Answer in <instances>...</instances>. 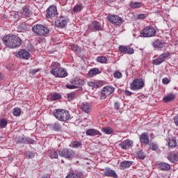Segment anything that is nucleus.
<instances>
[{
  "mask_svg": "<svg viewBox=\"0 0 178 178\" xmlns=\"http://www.w3.org/2000/svg\"><path fill=\"white\" fill-rule=\"evenodd\" d=\"M16 56L17 58H19V59L29 60V58H31V54L26 49H21L16 54Z\"/></svg>",
  "mask_w": 178,
  "mask_h": 178,
  "instance_id": "obj_11",
  "label": "nucleus"
},
{
  "mask_svg": "<svg viewBox=\"0 0 178 178\" xmlns=\"http://www.w3.org/2000/svg\"><path fill=\"white\" fill-rule=\"evenodd\" d=\"M163 44L162 41L159 40V39H157L155 42H154V45H162Z\"/></svg>",
  "mask_w": 178,
  "mask_h": 178,
  "instance_id": "obj_55",
  "label": "nucleus"
},
{
  "mask_svg": "<svg viewBox=\"0 0 178 178\" xmlns=\"http://www.w3.org/2000/svg\"><path fill=\"white\" fill-rule=\"evenodd\" d=\"M25 143H28V144H34V140L31 138H25Z\"/></svg>",
  "mask_w": 178,
  "mask_h": 178,
  "instance_id": "obj_50",
  "label": "nucleus"
},
{
  "mask_svg": "<svg viewBox=\"0 0 178 178\" xmlns=\"http://www.w3.org/2000/svg\"><path fill=\"white\" fill-rule=\"evenodd\" d=\"M92 29L95 31H102V25L98 21H94L92 22Z\"/></svg>",
  "mask_w": 178,
  "mask_h": 178,
  "instance_id": "obj_21",
  "label": "nucleus"
},
{
  "mask_svg": "<svg viewBox=\"0 0 178 178\" xmlns=\"http://www.w3.org/2000/svg\"><path fill=\"white\" fill-rule=\"evenodd\" d=\"M175 51L176 52H178V46H175Z\"/></svg>",
  "mask_w": 178,
  "mask_h": 178,
  "instance_id": "obj_64",
  "label": "nucleus"
},
{
  "mask_svg": "<svg viewBox=\"0 0 178 178\" xmlns=\"http://www.w3.org/2000/svg\"><path fill=\"white\" fill-rule=\"evenodd\" d=\"M104 176H106L107 177L118 178V174H116V172L111 168L105 170Z\"/></svg>",
  "mask_w": 178,
  "mask_h": 178,
  "instance_id": "obj_17",
  "label": "nucleus"
},
{
  "mask_svg": "<svg viewBox=\"0 0 178 178\" xmlns=\"http://www.w3.org/2000/svg\"><path fill=\"white\" fill-rule=\"evenodd\" d=\"M140 141L141 144L148 145V144H149V137L148 136V133L144 132L141 134L140 136Z\"/></svg>",
  "mask_w": 178,
  "mask_h": 178,
  "instance_id": "obj_15",
  "label": "nucleus"
},
{
  "mask_svg": "<svg viewBox=\"0 0 178 178\" xmlns=\"http://www.w3.org/2000/svg\"><path fill=\"white\" fill-rule=\"evenodd\" d=\"M145 17H147V15L145 14H140L138 16V19H145Z\"/></svg>",
  "mask_w": 178,
  "mask_h": 178,
  "instance_id": "obj_56",
  "label": "nucleus"
},
{
  "mask_svg": "<svg viewBox=\"0 0 178 178\" xmlns=\"http://www.w3.org/2000/svg\"><path fill=\"white\" fill-rule=\"evenodd\" d=\"M54 115L60 122H67L70 119L69 111L63 109H56L55 112H54Z\"/></svg>",
  "mask_w": 178,
  "mask_h": 178,
  "instance_id": "obj_2",
  "label": "nucleus"
},
{
  "mask_svg": "<svg viewBox=\"0 0 178 178\" xmlns=\"http://www.w3.org/2000/svg\"><path fill=\"white\" fill-rule=\"evenodd\" d=\"M118 49L121 54H129V55L134 54V49L127 46H120Z\"/></svg>",
  "mask_w": 178,
  "mask_h": 178,
  "instance_id": "obj_14",
  "label": "nucleus"
},
{
  "mask_svg": "<svg viewBox=\"0 0 178 178\" xmlns=\"http://www.w3.org/2000/svg\"><path fill=\"white\" fill-rule=\"evenodd\" d=\"M81 142L74 140L72 142L71 145L70 147H72V148H79V147H81Z\"/></svg>",
  "mask_w": 178,
  "mask_h": 178,
  "instance_id": "obj_30",
  "label": "nucleus"
},
{
  "mask_svg": "<svg viewBox=\"0 0 178 178\" xmlns=\"http://www.w3.org/2000/svg\"><path fill=\"white\" fill-rule=\"evenodd\" d=\"M176 96L173 93H170L167 95L165 97H163V101L165 103L170 102L171 101H173Z\"/></svg>",
  "mask_w": 178,
  "mask_h": 178,
  "instance_id": "obj_23",
  "label": "nucleus"
},
{
  "mask_svg": "<svg viewBox=\"0 0 178 178\" xmlns=\"http://www.w3.org/2000/svg\"><path fill=\"white\" fill-rule=\"evenodd\" d=\"M136 155L139 159H145V153L143 150L136 152Z\"/></svg>",
  "mask_w": 178,
  "mask_h": 178,
  "instance_id": "obj_33",
  "label": "nucleus"
},
{
  "mask_svg": "<svg viewBox=\"0 0 178 178\" xmlns=\"http://www.w3.org/2000/svg\"><path fill=\"white\" fill-rule=\"evenodd\" d=\"M8 48H17V46H10V45H8Z\"/></svg>",
  "mask_w": 178,
  "mask_h": 178,
  "instance_id": "obj_62",
  "label": "nucleus"
},
{
  "mask_svg": "<svg viewBox=\"0 0 178 178\" xmlns=\"http://www.w3.org/2000/svg\"><path fill=\"white\" fill-rule=\"evenodd\" d=\"M177 145V142H176V140L170 139L168 141V147L169 148H175Z\"/></svg>",
  "mask_w": 178,
  "mask_h": 178,
  "instance_id": "obj_34",
  "label": "nucleus"
},
{
  "mask_svg": "<svg viewBox=\"0 0 178 178\" xmlns=\"http://www.w3.org/2000/svg\"><path fill=\"white\" fill-rule=\"evenodd\" d=\"M122 72H120L119 71H116L113 74V76L115 77V79H122Z\"/></svg>",
  "mask_w": 178,
  "mask_h": 178,
  "instance_id": "obj_47",
  "label": "nucleus"
},
{
  "mask_svg": "<svg viewBox=\"0 0 178 178\" xmlns=\"http://www.w3.org/2000/svg\"><path fill=\"white\" fill-rule=\"evenodd\" d=\"M62 96L59 93L54 92L51 95V98L52 101H56L57 99H60Z\"/></svg>",
  "mask_w": 178,
  "mask_h": 178,
  "instance_id": "obj_35",
  "label": "nucleus"
},
{
  "mask_svg": "<svg viewBox=\"0 0 178 178\" xmlns=\"http://www.w3.org/2000/svg\"><path fill=\"white\" fill-rule=\"evenodd\" d=\"M149 149H152V151H156L159 147L158 146V144L155 143H150L149 145Z\"/></svg>",
  "mask_w": 178,
  "mask_h": 178,
  "instance_id": "obj_36",
  "label": "nucleus"
},
{
  "mask_svg": "<svg viewBox=\"0 0 178 178\" xmlns=\"http://www.w3.org/2000/svg\"><path fill=\"white\" fill-rule=\"evenodd\" d=\"M60 156L65 158L66 159H73L76 156L74 151L70 149H63L58 151Z\"/></svg>",
  "mask_w": 178,
  "mask_h": 178,
  "instance_id": "obj_5",
  "label": "nucleus"
},
{
  "mask_svg": "<svg viewBox=\"0 0 178 178\" xmlns=\"http://www.w3.org/2000/svg\"><path fill=\"white\" fill-rule=\"evenodd\" d=\"M70 83L72 84H74L76 88H79V86H83V84H84V80L81 79H75L74 81H71Z\"/></svg>",
  "mask_w": 178,
  "mask_h": 178,
  "instance_id": "obj_26",
  "label": "nucleus"
},
{
  "mask_svg": "<svg viewBox=\"0 0 178 178\" xmlns=\"http://www.w3.org/2000/svg\"><path fill=\"white\" fill-rule=\"evenodd\" d=\"M81 109L86 113H90L91 111V105L87 102L82 103L81 105Z\"/></svg>",
  "mask_w": 178,
  "mask_h": 178,
  "instance_id": "obj_20",
  "label": "nucleus"
},
{
  "mask_svg": "<svg viewBox=\"0 0 178 178\" xmlns=\"http://www.w3.org/2000/svg\"><path fill=\"white\" fill-rule=\"evenodd\" d=\"M88 86L90 87H98V83L90 81V82H88Z\"/></svg>",
  "mask_w": 178,
  "mask_h": 178,
  "instance_id": "obj_51",
  "label": "nucleus"
},
{
  "mask_svg": "<svg viewBox=\"0 0 178 178\" xmlns=\"http://www.w3.org/2000/svg\"><path fill=\"white\" fill-rule=\"evenodd\" d=\"M162 83L163 84H169V83H170V80H169L168 78H163L162 79Z\"/></svg>",
  "mask_w": 178,
  "mask_h": 178,
  "instance_id": "obj_53",
  "label": "nucleus"
},
{
  "mask_svg": "<svg viewBox=\"0 0 178 178\" xmlns=\"http://www.w3.org/2000/svg\"><path fill=\"white\" fill-rule=\"evenodd\" d=\"M13 113L14 116H20V115L22 113V110L19 107L15 108L13 109Z\"/></svg>",
  "mask_w": 178,
  "mask_h": 178,
  "instance_id": "obj_38",
  "label": "nucleus"
},
{
  "mask_svg": "<svg viewBox=\"0 0 178 178\" xmlns=\"http://www.w3.org/2000/svg\"><path fill=\"white\" fill-rule=\"evenodd\" d=\"M35 156V154L33 152H26V157L29 158V159H31Z\"/></svg>",
  "mask_w": 178,
  "mask_h": 178,
  "instance_id": "obj_45",
  "label": "nucleus"
},
{
  "mask_svg": "<svg viewBox=\"0 0 178 178\" xmlns=\"http://www.w3.org/2000/svg\"><path fill=\"white\" fill-rule=\"evenodd\" d=\"M114 109L115 111H119L120 109V103L119 102H115L114 103Z\"/></svg>",
  "mask_w": 178,
  "mask_h": 178,
  "instance_id": "obj_49",
  "label": "nucleus"
},
{
  "mask_svg": "<svg viewBox=\"0 0 178 178\" xmlns=\"http://www.w3.org/2000/svg\"><path fill=\"white\" fill-rule=\"evenodd\" d=\"M58 15V10L56 9V6H51L47 10L46 17L47 19H51V17H55Z\"/></svg>",
  "mask_w": 178,
  "mask_h": 178,
  "instance_id": "obj_12",
  "label": "nucleus"
},
{
  "mask_svg": "<svg viewBox=\"0 0 178 178\" xmlns=\"http://www.w3.org/2000/svg\"><path fill=\"white\" fill-rule=\"evenodd\" d=\"M3 80V74L0 72V81Z\"/></svg>",
  "mask_w": 178,
  "mask_h": 178,
  "instance_id": "obj_61",
  "label": "nucleus"
},
{
  "mask_svg": "<svg viewBox=\"0 0 178 178\" xmlns=\"http://www.w3.org/2000/svg\"><path fill=\"white\" fill-rule=\"evenodd\" d=\"M8 124V121L5 119H2L1 121H0V127L1 129H4V127H6Z\"/></svg>",
  "mask_w": 178,
  "mask_h": 178,
  "instance_id": "obj_43",
  "label": "nucleus"
},
{
  "mask_svg": "<svg viewBox=\"0 0 178 178\" xmlns=\"http://www.w3.org/2000/svg\"><path fill=\"white\" fill-rule=\"evenodd\" d=\"M107 19L110 23L115 26H120L123 24V19L118 15H108Z\"/></svg>",
  "mask_w": 178,
  "mask_h": 178,
  "instance_id": "obj_10",
  "label": "nucleus"
},
{
  "mask_svg": "<svg viewBox=\"0 0 178 178\" xmlns=\"http://www.w3.org/2000/svg\"><path fill=\"white\" fill-rule=\"evenodd\" d=\"M82 9H83L82 6L76 5L73 8L72 10L73 12H74V13H78V12H81Z\"/></svg>",
  "mask_w": 178,
  "mask_h": 178,
  "instance_id": "obj_40",
  "label": "nucleus"
},
{
  "mask_svg": "<svg viewBox=\"0 0 178 178\" xmlns=\"http://www.w3.org/2000/svg\"><path fill=\"white\" fill-rule=\"evenodd\" d=\"M124 94L127 95V97H130L133 95V92L129 90H125Z\"/></svg>",
  "mask_w": 178,
  "mask_h": 178,
  "instance_id": "obj_57",
  "label": "nucleus"
},
{
  "mask_svg": "<svg viewBox=\"0 0 178 178\" xmlns=\"http://www.w3.org/2000/svg\"><path fill=\"white\" fill-rule=\"evenodd\" d=\"M14 38V44H15L16 45H22L23 41L22 40V39L20 38H19V36H17L16 35H15Z\"/></svg>",
  "mask_w": 178,
  "mask_h": 178,
  "instance_id": "obj_37",
  "label": "nucleus"
},
{
  "mask_svg": "<svg viewBox=\"0 0 178 178\" xmlns=\"http://www.w3.org/2000/svg\"><path fill=\"white\" fill-rule=\"evenodd\" d=\"M22 10V16H25V17H30L31 16V11L27 7H24Z\"/></svg>",
  "mask_w": 178,
  "mask_h": 178,
  "instance_id": "obj_27",
  "label": "nucleus"
},
{
  "mask_svg": "<svg viewBox=\"0 0 178 178\" xmlns=\"http://www.w3.org/2000/svg\"><path fill=\"white\" fill-rule=\"evenodd\" d=\"M141 2L136 1V2H131L129 3V8L138 9V8H141Z\"/></svg>",
  "mask_w": 178,
  "mask_h": 178,
  "instance_id": "obj_28",
  "label": "nucleus"
},
{
  "mask_svg": "<svg viewBox=\"0 0 178 178\" xmlns=\"http://www.w3.org/2000/svg\"><path fill=\"white\" fill-rule=\"evenodd\" d=\"M50 127L54 130V131H60L62 130V125L59 122H55L53 124L50 125Z\"/></svg>",
  "mask_w": 178,
  "mask_h": 178,
  "instance_id": "obj_25",
  "label": "nucleus"
},
{
  "mask_svg": "<svg viewBox=\"0 0 178 178\" xmlns=\"http://www.w3.org/2000/svg\"><path fill=\"white\" fill-rule=\"evenodd\" d=\"M30 47H29V52H34L35 51V49H34V47H33V46H29Z\"/></svg>",
  "mask_w": 178,
  "mask_h": 178,
  "instance_id": "obj_59",
  "label": "nucleus"
},
{
  "mask_svg": "<svg viewBox=\"0 0 178 178\" xmlns=\"http://www.w3.org/2000/svg\"><path fill=\"white\" fill-rule=\"evenodd\" d=\"M133 145V141L127 139L126 140L123 141L122 143L119 144V146L122 149H129L131 148Z\"/></svg>",
  "mask_w": 178,
  "mask_h": 178,
  "instance_id": "obj_16",
  "label": "nucleus"
},
{
  "mask_svg": "<svg viewBox=\"0 0 178 178\" xmlns=\"http://www.w3.org/2000/svg\"><path fill=\"white\" fill-rule=\"evenodd\" d=\"M18 31H19V33H23L26 31V24L24 23L20 24L18 26Z\"/></svg>",
  "mask_w": 178,
  "mask_h": 178,
  "instance_id": "obj_41",
  "label": "nucleus"
},
{
  "mask_svg": "<svg viewBox=\"0 0 178 178\" xmlns=\"http://www.w3.org/2000/svg\"><path fill=\"white\" fill-rule=\"evenodd\" d=\"M66 88H68L69 90H74V88H77V86L74 84L66 85Z\"/></svg>",
  "mask_w": 178,
  "mask_h": 178,
  "instance_id": "obj_52",
  "label": "nucleus"
},
{
  "mask_svg": "<svg viewBox=\"0 0 178 178\" xmlns=\"http://www.w3.org/2000/svg\"><path fill=\"white\" fill-rule=\"evenodd\" d=\"M101 72H99V69L98 68H93L90 69L88 72L89 77H94V76H97V74H99Z\"/></svg>",
  "mask_w": 178,
  "mask_h": 178,
  "instance_id": "obj_24",
  "label": "nucleus"
},
{
  "mask_svg": "<svg viewBox=\"0 0 178 178\" xmlns=\"http://www.w3.org/2000/svg\"><path fill=\"white\" fill-rule=\"evenodd\" d=\"M59 66H60V64L58 63H51V67H54L53 70H51V74H53V76H55V77H66V76H67V72H66V70L62 67H59Z\"/></svg>",
  "mask_w": 178,
  "mask_h": 178,
  "instance_id": "obj_1",
  "label": "nucleus"
},
{
  "mask_svg": "<svg viewBox=\"0 0 178 178\" xmlns=\"http://www.w3.org/2000/svg\"><path fill=\"white\" fill-rule=\"evenodd\" d=\"M174 122H175V124H177V126H178V115H177L174 118Z\"/></svg>",
  "mask_w": 178,
  "mask_h": 178,
  "instance_id": "obj_60",
  "label": "nucleus"
},
{
  "mask_svg": "<svg viewBox=\"0 0 178 178\" xmlns=\"http://www.w3.org/2000/svg\"><path fill=\"white\" fill-rule=\"evenodd\" d=\"M15 143H17V144H23L26 143V138L23 136H17L15 138Z\"/></svg>",
  "mask_w": 178,
  "mask_h": 178,
  "instance_id": "obj_29",
  "label": "nucleus"
},
{
  "mask_svg": "<svg viewBox=\"0 0 178 178\" xmlns=\"http://www.w3.org/2000/svg\"><path fill=\"white\" fill-rule=\"evenodd\" d=\"M42 178H49V175H44Z\"/></svg>",
  "mask_w": 178,
  "mask_h": 178,
  "instance_id": "obj_63",
  "label": "nucleus"
},
{
  "mask_svg": "<svg viewBox=\"0 0 178 178\" xmlns=\"http://www.w3.org/2000/svg\"><path fill=\"white\" fill-rule=\"evenodd\" d=\"M72 51H74V52H77L78 54H80L81 52V49L78 45H72L71 46Z\"/></svg>",
  "mask_w": 178,
  "mask_h": 178,
  "instance_id": "obj_42",
  "label": "nucleus"
},
{
  "mask_svg": "<svg viewBox=\"0 0 178 178\" xmlns=\"http://www.w3.org/2000/svg\"><path fill=\"white\" fill-rule=\"evenodd\" d=\"M49 157L51 159H58V152L56 151L51 152V154H49Z\"/></svg>",
  "mask_w": 178,
  "mask_h": 178,
  "instance_id": "obj_44",
  "label": "nucleus"
},
{
  "mask_svg": "<svg viewBox=\"0 0 178 178\" xmlns=\"http://www.w3.org/2000/svg\"><path fill=\"white\" fill-rule=\"evenodd\" d=\"M170 156H171V159H172V160L175 159V158L173 157V154L172 153L168 154V161H170V162H172L171 159H170Z\"/></svg>",
  "mask_w": 178,
  "mask_h": 178,
  "instance_id": "obj_58",
  "label": "nucleus"
},
{
  "mask_svg": "<svg viewBox=\"0 0 178 178\" xmlns=\"http://www.w3.org/2000/svg\"><path fill=\"white\" fill-rule=\"evenodd\" d=\"M65 178H81V177L76 173L71 172L70 174L67 175Z\"/></svg>",
  "mask_w": 178,
  "mask_h": 178,
  "instance_id": "obj_46",
  "label": "nucleus"
},
{
  "mask_svg": "<svg viewBox=\"0 0 178 178\" xmlns=\"http://www.w3.org/2000/svg\"><path fill=\"white\" fill-rule=\"evenodd\" d=\"M156 34V30L152 26H147L141 32V35L146 38L154 37Z\"/></svg>",
  "mask_w": 178,
  "mask_h": 178,
  "instance_id": "obj_8",
  "label": "nucleus"
},
{
  "mask_svg": "<svg viewBox=\"0 0 178 178\" xmlns=\"http://www.w3.org/2000/svg\"><path fill=\"white\" fill-rule=\"evenodd\" d=\"M133 165V161H124L120 163V169L121 170H124V169H127V168H130Z\"/></svg>",
  "mask_w": 178,
  "mask_h": 178,
  "instance_id": "obj_19",
  "label": "nucleus"
},
{
  "mask_svg": "<svg viewBox=\"0 0 178 178\" xmlns=\"http://www.w3.org/2000/svg\"><path fill=\"white\" fill-rule=\"evenodd\" d=\"M172 156L174 157V159H172V156H170V159H171L172 163H175V162H177L178 161V156L177 153L176 154L172 153Z\"/></svg>",
  "mask_w": 178,
  "mask_h": 178,
  "instance_id": "obj_48",
  "label": "nucleus"
},
{
  "mask_svg": "<svg viewBox=\"0 0 178 178\" xmlns=\"http://www.w3.org/2000/svg\"><path fill=\"white\" fill-rule=\"evenodd\" d=\"M32 31L36 35H47L49 34V29L42 24H36L32 27Z\"/></svg>",
  "mask_w": 178,
  "mask_h": 178,
  "instance_id": "obj_3",
  "label": "nucleus"
},
{
  "mask_svg": "<svg viewBox=\"0 0 178 178\" xmlns=\"http://www.w3.org/2000/svg\"><path fill=\"white\" fill-rule=\"evenodd\" d=\"M40 69H36V70H29V73L31 74H35V73H38L39 72Z\"/></svg>",
  "mask_w": 178,
  "mask_h": 178,
  "instance_id": "obj_54",
  "label": "nucleus"
},
{
  "mask_svg": "<svg viewBox=\"0 0 178 178\" xmlns=\"http://www.w3.org/2000/svg\"><path fill=\"white\" fill-rule=\"evenodd\" d=\"M145 86V82H144L143 79H136L131 83L130 89L132 91H138V90H141V88H144Z\"/></svg>",
  "mask_w": 178,
  "mask_h": 178,
  "instance_id": "obj_4",
  "label": "nucleus"
},
{
  "mask_svg": "<svg viewBox=\"0 0 178 178\" xmlns=\"http://www.w3.org/2000/svg\"><path fill=\"white\" fill-rule=\"evenodd\" d=\"M14 38H15V36L13 34L6 35L3 38V42L6 45H13Z\"/></svg>",
  "mask_w": 178,
  "mask_h": 178,
  "instance_id": "obj_13",
  "label": "nucleus"
},
{
  "mask_svg": "<svg viewBox=\"0 0 178 178\" xmlns=\"http://www.w3.org/2000/svg\"><path fill=\"white\" fill-rule=\"evenodd\" d=\"M115 92V88L112 86H104L102 90L101 99H106L108 95L113 94Z\"/></svg>",
  "mask_w": 178,
  "mask_h": 178,
  "instance_id": "obj_6",
  "label": "nucleus"
},
{
  "mask_svg": "<svg viewBox=\"0 0 178 178\" xmlns=\"http://www.w3.org/2000/svg\"><path fill=\"white\" fill-rule=\"evenodd\" d=\"M157 166L160 170H165V171L170 170V164L165 162L159 163L157 164Z\"/></svg>",
  "mask_w": 178,
  "mask_h": 178,
  "instance_id": "obj_18",
  "label": "nucleus"
},
{
  "mask_svg": "<svg viewBox=\"0 0 178 178\" xmlns=\"http://www.w3.org/2000/svg\"><path fill=\"white\" fill-rule=\"evenodd\" d=\"M96 60L98 63H106V62H108V58L105 56H98Z\"/></svg>",
  "mask_w": 178,
  "mask_h": 178,
  "instance_id": "obj_31",
  "label": "nucleus"
},
{
  "mask_svg": "<svg viewBox=\"0 0 178 178\" xmlns=\"http://www.w3.org/2000/svg\"><path fill=\"white\" fill-rule=\"evenodd\" d=\"M68 101H73L76 98V92H73L67 95Z\"/></svg>",
  "mask_w": 178,
  "mask_h": 178,
  "instance_id": "obj_39",
  "label": "nucleus"
},
{
  "mask_svg": "<svg viewBox=\"0 0 178 178\" xmlns=\"http://www.w3.org/2000/svg\"><path fill=\"white\" fill-rule=\"evenodd\" d=\"M102 131L103 133H105V134H112L113 133V129L111 127H103Z\"/></svg>",
  "mask_w": 178,
  "mask_h": 178,
  "instance_id": "obj_32",
  "label": "nucleus"
},
{
  "mask_svg": "<svg viewBox=\"0 0 178 178\" xmlns=\"http://www.w3.org/2000/svg\"><path fill=\"white\" fill-rule=\"evenodd\" d=\"M169 56H170V52L169 51L161 54L157 58L152 60L153 65L158 66L161 63H163Z\"/></svg>",
  "mask_w": 178,
  "mask_h": 178,
  "instance_id": "obj_7",
  "label": "nucleus"
},
{
  "mask_svg": "<svg viewBox=\"0 0 178 178\" xmlns=\"http://www.w3.org/2000/svg\"><path fill=\"white\" fill-rule=\"evenodd\" d=\"M86 133V136H101V132L94 129H88Z\"/></svg>",
  "mask_w": 178,
  "mask_h": 178,
  "instance_id": "obj_22",
  "label": "nucleus"
},
{
  "mask_svg": "<svg viewBox=\"0 0 178 178\" xmlns=\"http://www.w3.org/2000/svg\"><path fill=\"white\" fill-rule=\"evenodd\" d=\"M67 23H69V19L66 17H60L55 22L56 27H58L59 29H65L66 26H67Z\"/></svg>",
  "mask_w": 178,
  "mask_h": 178,
  "instance_id": "obj_9",
  "label": "nucleus"
}]
</instances>
